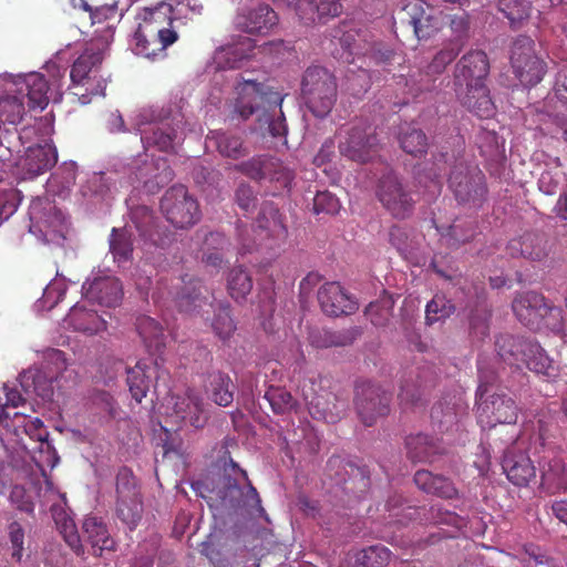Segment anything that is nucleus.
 <instances>
[{"label":"nucleus","mask_w":567,"mask_h":567,"mask_svg":"<svg viewBox=\"0 0 567 567\" xmlns=\"http://www.w3.org/2000/svg\"><path fill=\"white\" fill-rule=\"evenodd\" d=\"M177 290L174 295V301L182 312L202 313L204 307L213 308L214 317L210 320V327L214 333L220 340L229 339L236 331V323L230 315V305L227 301L209 302L204 295L207 292L202 281L190 275H185L178 279L174 286Z\"/></svg>","instance_id":"nucleus-1"},{"label":"nucleus","mask_w":567,"mask_h":567,"mask_svg":"<svg viewBox=\"0 0 567 567\" xmlns=\"http://www.w3.org/2000/svg\"><path fill=\"white\" fill-rule=\"evenodd\" d=\"M107 41L103 39L92 40L85 50L73 62L70 71L71 89L79 100L86 104L92 96L104 95L105 81L97 76L105 52Z\"/></svg>","instance_id":"nucleus-2"},{"label":"nucleus","mask_w":567,"mask_h":567,"mask_svg":"<svg viewBox=\"0 0 567 567\" xmlns=\"http://www.w3.org/2000/svg\"><path fill=\"white\" fill-rule=\"evenodd\" d=\"M217 496L226 506L245 507L249 515L269 522L259 494L248 480L247 472L233 461H230L229 470L225 468V474L219 480Z\"/></svg>","instance_id":"nucleus-3"},{"label":"nucleus","mask_w":567,"mask_h":567,"mask_svg":"<svg viewBox=\"0 0 567 567\" xmlns=\"http://www.w3.org/2000/svg\"><path fill=\"white\" fill-rule=\"evenodd\" d=\"M300 90L306 106L317 117L327 116L337 102V80L326 68L309 66L302 75Z\"/></svg>","instance_id":"nucleus-4"},{"label":"nucleus","mask_w":567,"mask_h":567,"mask_svg":"<svg viewBox=\"0 0 567 567\" xmlns=\"http://www.w3.org/2000/svg\"><path fill=\"white\" fill-rule=\"evenodd\" d=\"M480 385L476 390L477 422L482 427H495L497 424H515L518 419L516 402L505 393L488 394L491 381L482 368Z\"/></svg>","instance_id":"nucleus-5"},{"label":"nucleus","mask_w":567,"mask_h":567,"mask_svg":"<svg viewBox=\"0 0 567 567\" xmlns=\"http://www.w3.org/2000/svg\"><path fill=\"white\" fill-rule=\"evenodd\" d=\"M375 196L382 207L395 219H408L414 213L416 199L413 192L403 178L393 171L383 174L379 178Z\"/></svg>","instance_id":"nucleus-6"},{"label":"nucleus","mask_w":567,"mask_h":567,"mask_svg":"<svg viewBox=\"0 0 567 567\" xmlns=\"http://www.w3.org/2000/svg\"><path fill=\"white\" fill-rule=\"evenodd\" d=\"M337 137L340 154L352 162L365 164L379 155L380 142L369 125L342 126L338 131Z\"/></svg>","instance_id":"nucleus-7"},{"label":"nucleus","mask_w":567,"mask_h":567,"mask_svg":"<svg viewBox=\"0 0 567 567\" xmlns=\"http://www.w3.org/2000/svg\"><path fill=\"white\" fill-rule=\"evenodd\" d=\"M184 4L178 2L176 7L167 1H159L155 6L141 8L135 20L143 31H147L151 35L165 37L166 44H174L178 35L179 21L177 14L183 11Z\"/></svg>","instance_id":"nucleus-8"},{"label":"nucleus","mask_w":567,"mask_h":567,"mask_svg":"<svg viewBox=\"0 0 567 567\" xmlns=\"http://www.w3.org/2000/svg\"><path fill=\"white\" fill-rule=\"evenodd\" d=\"M236 90L238 97L234 112L241 118L248 120L259 107L269 111L282 110L281 105L285 94L272 90L270 86L251 79H244L238 82Z\"/></svg>","instance_id":"nucleus-9"},{"label":"nucleus","mask_w":567,"mask_h":567,"mask_svg":"<svg viewBox=\"0 0 567 567\" xmlns=\"http://www.w3.org/2000/svg\"><path fill=\"white\" fill-rule=\"evenodd\" d=\"M450 187L456 200L468 208H480L486 200L484 173L476 165L457 164L450 175Z\"/></svg>","instance_id":"nucleus-10"},{"label":"nucleus","mask_w":567,"mask_h":567,"mask_svg":"<svg viewBox=\"0 0 567 567\" xmlns=\"http://www.w3.org/2000/svg\"><path fill=\"white\" fill-rule=\"evenodd\" d=\"M161 210L174 227L186 229L200 220L202 212L197 199L184 185L169 187L161 199Z\"/></svg>","instance_id":"nucleus-11"},{"label":"nucleus","mask_w":567,"mask_h":567,"mask_svg":"<svg viewBox=\"0 0 567 567\" xmlns=\"http://www.w3.org/2000/svg\"><path fill=\"white\" fill-rule=\"evenodd\" d=\"M511 65L515 76L525 86L538 84L546 73V63L537 56L535 42L527 35H518L511 49Z\"/></svg>","instance_id":"nucleus-12"},{"label":"nucleus","mask_w":567,"mask_h":567,"mask_svg":"<svg viewBox=\"0 0 567 567\" xmlns=\"http://www.w3.org/2000/svg\"><path fill=\"white\" fill-rule=\"evenodd\" d=\"M391 393L370 381H362L355 385L354 405L361 422L373 425L379 417L390 412Z\"/></svg>","instance_id":"nucleus-13"},{"label":"nucleus","mask_w":567,"mask_h":567,"mask_svg":"<svg viewBox=\"0 0 567 567\" xmlns=\"http://www.w3.org/2000/svg\"><path fill=\"white\" fill-rule=\"evenodd\" d=\"M277 12L267 3L249 1L238 8L234 17L236 30L251 35H267L278 24Z\"/></svg>","instance_id":"nucleus-14"},{"label":"nucleus","mask_w":567,"mask_h":567,"mask_svg":"<svg viewBox=\"0 0 567 567\" xmlns=\"http://www.w3.org/2000/svg\"><path fill=\"white\" fill-rule=\"evenodd\" d=\"M512 309L516 318L530 329L539 328L542 321L548 317L560 318L561 309L546 302L543 295L535 291L518 293L513 302Z\"/></svg>","instance_id":"nucleus-15"},{"label":"nucleus","mask_w":567,"mask_h":567,"mask_svg":"<svg viewBox=\"0 0 567 567\" xmlns=\"http://www.w3.org/2000/svg\"><path fill=\"white\" fill-rule=\"evenodd\" d=\"M166 377L167 372L157 364V361H138L133 368L127 369L126 382L132 398L141 403L152 384L154 391L159 392V381Z\"/></svg>","instance_id":"nucleus-16"},{"label":"nucleus","mask_w":567,"mask_h":567,"mask_svg":"<svg viewBox=\"0 0 567 567\" xmlns=\"http://www.w3.org/2000/svg\"><path fill=\"white\" fill-rule=\"evenodd\" d=\"M173 412L168 415L179 423H188L195 429H203L208 420V415L200 396L192 391L184 395L172 396L171 402Z\"/></svg>","instance_id":"nucleus-17"},{"label":"nucleus","mask_w":567,"mask_h":567,"mask_svg":"<svg viewBox=\"0 0 567 567\" xmlns=\"http://www.w3.org/2000/svg\"><path fill=\"white\" fill-rule=\"evenodd\" d=\"M488 71L489 64L485 52L470 51L456 63L454 83L457 87H472V84L484 83Z\"/></svg>","instance_id":"nucleus-18"},{"label":"nucleus","mask_w":567,"mask_h":567,"mask_svg":"<svg viewBox=\"0 0 567 567\" xmlns=\"http://www.w3.org/2000/svg\"><path fill=\"white\" fill-rule=\"evenodd\" d=\"M506 250L513 258H524L530 261H542L549 254L547 237L537 231H527L512 238Z\"/></svg>","instance_id":"nucleus-19"},{"label":"nucleus","mask_w":567,"mask_h":567,"mask_svg":"<svg viewBox=\"0 0 567 567\" xmlns=\"http://www.w3.org/2000/svg\"><path fill=\"white\" fill-rule=\"evenodd\" d=\"M318 301L322 311L330 317L351 315L358 309L357 302L339 282H326L318 290Z\"/></svg>","instance_id":"nucleus-20"},{"label":"nucleus","mask_w":567,"mask_h":567,"mask_svg":"<svg viewBox=\"0 0 567 567\" xmlns=\"http://www.w3.org/2000/svg\"><path fill=\"white\" fill-rule=\"evenodd\" d=\"M84 297L105 307L117 306L123 296L122 285L115 277H95L86 280L82 286Z\"/></svg>","instance_id":"nucleus-21"},{"label":"nucleus","mask_w":567,"mask_h":567,"mask_svg":"<svg viewBox=\"0 0 567 567\" xmlns=\"http://www.w3.org/2000/svg\"><path fill=\"white\" fill-rule=\"evenodd\" d=\"M295 10L305 24L324 23L327 19L338 17L342 4L339 0H297Z\"/></svg>","instance_id":"nucleus-22"},{"label":"nucleus","mask_w":567,"mask_h":567,"mask_svg":"<svg viewBox=\"0 0 567 567\" xmlns=\"http://www.w3.org/2000/svg\"><path fill=\"white\" fill-rule=\"evenodd\" d=\"M502 466L507 478L514 485L526 486L536 478V467L524 452L516 453L514 449L507 450Z\"/></svg>","instance_id":"nucleus-23"},{"label":"nucleus","mask_w":567,"mask_h":567,"mask_svg":"<svg viewBox=\"0 0 567 567\" xmlns=\"http://www.w3.org/2000/svg\"><path fill=\"white\" fill-rule=\"evenodd\" d=\"M58 162L55 146L50 143L29 147L22 162V169L28 178H34L50 171Z\"/></svg>","instance_id":"nucleus-24"},{"label":"nucleus","mask_w":567,"mask_h":567,"mask_svg":"<svg viewBox=\"0 0 567 567\" xmlns=\"http://www.w3.org/2000/svg\"><path fill=\"white\" fill-rule=\"evenodd\" d=\"M527 343L524 337L504 333L496 338L495 350L504 363L520 369L527 355Z\"/></svg>","instance_id":"nucleus-25"},{"label":"nucleus","mask_w":567,"mask_h":567,"mask_svg":"<svg viewBox=\"0 0 567 567\" xmlns=\"http://www.w3.org/2000/svg\"><path fill=\"white\" fill-rule=\"evenodd\" d=\"M83 537L91 545L95 556H102L103 551L115 549V542L110 536L106 525L95 516H89L83 522Z\"/></svg>","instance_id":"nucleus-26"},{"label":"nucleus","mask_w":567,"mask_h":567,"mask_svg":"<svg viewBox=\"0 0 567 567\" xmlns=\"http://www.w3.org/2000/svg\"><path fill=\"white\" fill-rule=\"evenodd\" d=\"M413 481L419 489L441 498L452 499L455 498L458 493L450 478L433 474L426 470L417 471L414 474Z\"/></svg>","instance_id":"nucleus-27"},{"label":"nucleus","mask_w":567,"mask_h":567,"mask_svg":"<svg viewBox=\"0 0 567 567\" xmlns=\"http://www.w3.org/2000/svg\"><path fill=\"white\" fill-rule=\"evenodd\" d=\"M405 447L412 462H433L436 455L443 453L437 440L422 433L408 436Z\"/></svg>","instance_id":"nucleus-28"},{"label":"nucleus","mask_w":567,"mask_h":567,"mask_svg":"<svg viewBox=\"0 0 567 567\" xmlns=\"http://www.w3.org/2000/svg\"><path fill=\"white\" fill-rule=\"evenodd\" d=\"M305 400L309 409L312 410L318 417L323 419L328 423H336L340 420L346 408L344 402L328 392L326 394L312 395L305 393Z\"/></svg>","instance_id":"nucleus-29"},{"label":"nucleus","mask_w":567,"mask_h":567,"mask_svg":"<svg viewBox=\"0 0 567 567\" xmlns=\"http://www.w3.org/2000/svg\"><path fill=\"white\" fill-rule=\"evenodd\" d=\"M169 45L165 43V37L151 35L137 25L133 35L132 50L136 55L154 61L166 56V49Z\"/></svg>","instance_id":"nucleus-30"},{"label":"nucleus","mask_w":567,"mask_h":567,"mask_svg":"<svg viewBox=\"0 0 567 567\" xmlns=\"http://www.w3.org/2000/svg\"><path fill=\"white\" fill-rule=\"evenodd\" d=\"M462 103L470 112L480 118H489L495 113V106L485 82L472 84V87H466Z\"/></svg>","instance_id":"nucleus-31"},{"label":"nucleus","mask_w":567,"mask_h":567,"mask_svg":"<svg viewBox=\"0 0 567 567\" xmlns=\"http://www.w3.org/2000/svg\"><path fill=\"white\" fill-rule=\"evenodd\" d=\"M176 131L166 122L153 123L142 130L141 141L145 148L156 147L162 152L174 148Z\"/></svg>","instance_id":"nucleus-32"},{"label":"nucleus","mask_w":567,"mask_h":567,"mask_svg":"<svg viewBox=\"0 0 567 567\" xmlns=\"http://www.w3.org/2000/svg\"><path fill=\"white\" fill-rule=\"evenodd\" d=\"M254 44L246 40L241 44H228L220 48L215 54V61L220 69H240L251 56Z\"/></svg>","instance_id":"nucleus-33"},{"label":"nucleus","mask_w":567,"mask_h":567,"mask_svg":"<svg viewBox=\"0 0 567 567\" xmlns=\"http://www.w3.org/2000/svg\"><path fill=\"white\" fill-rule=\"evenodd\" d=\"M136 330L150 353H161L165 348L163 327L155 319L148 316L138 317L136 320Z\"/></svg>","instance_id":"nucleus-34"},{"label":"nucleus","mask_w":567,"mask_h":567,"mask_svg":"<svg viewBox=\"0 0 567 567\" xmlns=\"http://www.w3.org/2000/svg\"><path fill=\"white\" fill-rule=\"evenodd\" d=\"M21 93L25 92L28 105L30 109L43 110L49 103V84L44 75L41 73H30L24 78V89H20Z\"/></svg>","instance_id":"nucleus-35"},{"label":"nucleus","mask_w":567,"mask_h":567,"mask_svg":"<svg viewBox=\"0 0 567 567\" xmlns=\"http://www.w3.org/2000/svg\"><path fill=\"white\" fill-rule=\"evenodd\" d=\"M234 383L228 374L216 371L208 375V393L219 406H228L234 400Z\"/></svg>","instance_id":"nucleus-36"},{"label":"nucleus","mask_w":567,"mask_h":567,"mask_svg":"<svg viewBox=\"0 0 567 567\" xmlns=\"http://www.w3.org/2000/svg\"><path fill=\"white\" fill-rule=\"evenodd\" d=\"M526 349L527 355L525 357L523 364H525L530 371L548 379L556 375V368L554 367L553 361L545 353L539 343L528 339Z\"/></svg>","instance_id":"nucleus-37"},{"label":"nucleus","mask_w":567,"mask_h":567,"mask_svg":"<svg viewBox=\"0 0 567 567\" xmlns=\"http://www.w3.org/2000/svg\"><path fill=\"white\" fill-rule=\"evenodd\" d=\"M398 140L402 151L413 157H422L427 152V136L421 128L406 125L400 130Z\"/></svg>","instance_id":"nucleus-38"},{"label":"nucleus","mask_w":567,"mask_h":567,"mask_svg":"<svg viewBox=\"0 0 567 567\" xmlns=\"http://www.w3.org/2000/svg\"><path fill=\"white\" fill-rule=\"evenodd\" d=\"M483 295L484 288L480 291L476 289L477 300L468 313L470 333L478 340H483L489 332L491 310L482 303Z\"/></svg>","instance_id":"nucleus-39"},{"label":"nucleus","mask_w":567,"mask_h":567,"mask_svg":"<svg viewBox=\"0 0 567 567\" xmlns=\"http://www.w3.org/2000/svg\"><path fill=\"white\" fill-rule=\"evenodd\" d=\"M274 164H276V157L258 155L235 165V169L252 181L260 182L266 179Z\"/></svg>","instance_id":"nucleus-40"},{"label":"nucleus","mask_w":567,"mask_h":567,"mask_svg":"<svg viewBox=\"0 0 567 567\" xmlns=\"http://www.w3.org/2000/svg\"><path fill=\"white\" fill-rule=\"evenodd\" d=\"M461 48L456 44H450L439 51L432 61L426 66V81L423 89L429 90L436 75L443 73L445 68L455 60L458 55Z\"/></svg>","instance_id":"nucleus-41"},{"label":"nucleus","mask_w":567,"mask_h":567,"mask_svg":"<svg viewBox=\"0 0 567 567\" xmlns=\"http://www.w3.org/2000/svg\"><path fill=\"white\" fill-rule=\"evenodd\" d=\"M542 484L553 491L567 489V467L561 458L554 457L543 467Z\"/></svg>","instance_id":"nucleus-42"},{"label":"nucleus","mask_w":567,"mask_h":567,"mask_svg":"<svg viewBox=\"0 0 567 567\" xmlns=\"http://www.w3.org/2000/svg\"><path fill=\"white\" fill-rule=\"evenodd\" d=\"M227 289L234 300H245L252 289L250 274L241 266L234 267L227 278Z\"/></svg>","instance_id":"nucleus-43"},{"label":"nucleus","mask_w":567,"mask_h":567,"mask_svg":"<svg viewBox=\"0 0 567 567\" xmlns=\"http://www.w3.org/2000/svg\"><path fill=\"white\" fill-rule=\"evenodd\" d=\"M110 250L116 262L128 261L133 252L132 234L125 228H113L110 236Z\"/></svg>","instance_id":"nucleus-44"},{"label":"nucleus","mask_w":567,"mask_h":567,"mask_svg":"<svg viewBox=\"0 0 567 567\" xmlns=\"http://www.w3.org/2000/svg\"><path fill=\"white\" fill-rule=\"evenodd\" d=\"M208 140L215 143L218 152L225 157L239 158L247 154L243 140L239 136L225 132H215Z\"/></svg>","instance_id":"nucleus-45"},{"label":"nucleus","mask_w":567,"mask_h":567,"mask_svg":"<svg viewBox=\"0 0 567 567\" xmlns=\"http://www.w3.org/2000/svg\"><path fill=\"white\" fill-rule=\"evenodd\" d=\"M264 399L268 401L276 414H287L296 409L297 400L289 391L280 386H269Z\"/></svg>","instance_id":"nucleus-46"},{"label":"nucleus","mask_w":567,"mask_h":567,"mask_svg":"<svg viewBox=\"0 0 567 567\" xmlns=\"http://www.w3.org/2000/svg\"><path fill=\"white\" fill-rule=\"evenodd\" d=\"M51 513L55 520V524L63 536L65 543L76 553H82V542L79 535L73 519L69 517H62V513H58V506H51Z\"/></svg>","instance_id":"nucleus-47"},{"label":"nucleus","mask_w":567,"mask_h":567,"mask_svg":"<svg viewBox=\"0 0 567 567\" xmlns=\"http://www.w3.org/2000/svg\"><path fill=\"white\" fill-rule=\"evenodd\" d=\"M116 515L124 524L133 529L142 516L141 497L116 498Z\"/></svg>","instance_id":"nucleus-48"},{"label":"nucleus","mask_w":567,"mask_h":567,"mask_svg":"<svg viewBox=\"0 0 567 567\" xmlns=\"http://www.w3.org/2000/svg\"><path fill=\"white\" fill-rule=\"evenodd\" d=\"M258 226L272 234L279 235L286 231L282 216L271 202H265L258 215Z\"/></svg>","instance_id":"nucleus-49"},{"label":"nucleus","mask_w":567,"mask_h":567,"mask_svg":"<svg viewBox=\"0 0 567 567\" xmlns=\"http://www.w3.org/2000/svg\"><path fill=\"white\" fill-rule=\"evenodd\" d=\"M25 113L23 101L16 95L0 97V123L18 124Z\"/></svg>","instance_id":"nucleus-50"},{"label":"nucleus","mask_w":567,"mask_h":567,"mask_svg":"<svg viewBox=\"0 0 567 567\" xmlns=\"http://www.w3.org/2000/svg\"><path fill=\"white\" fill-rule=\"evenodd\" d=\"M391 557V551L383 545H372L357 554V563L362 567H384Z\"/></svg>","instance_id":"nucleus-51"},{"label":"nucleus","mask_w":567,"mask_h":567,"mask_svg":"<svg viewBox=\"0 0 567 567\" xmlns=\"http://www.w3.org/2000/svg\"><path fill=\"white\" fill-rule=\"evenodd\" d=\"M0 429L16 436L29 433L28 415L23 412H14L11 415L4 406H0Z\"/></svg>","instance_id":"nucleus-52"},{"label":"nucleus","mask_w":567,"mask_h":567,"mask_svg":"<svg viewBox=\"0 0 567 567\" xmlns=\"http://www.w3.org/2000/svg\"><path fill=\"white\" fill-rule=\"evenodd\" d=\"M427 389L426 384L421 381L417 384L405 380L401 385L399 393L400 403L404 408H419L424 405V394Z\"/></svg>","instance_id":"nucleus-53"},{"label":"nucleus","mask_w":567,"mask_h":567,"mask_svg":"<svg viewBox=\"0 0 567 567\" xmlns=\"http://www.w3.org/2000/svg\"><path fill=\"white\" fill-rule=\"evenodd\" d=\"M404 11L410 16L409 23L413 27L414 34L417 39L430 37V31H427L426 24L429 18L423 14V2L420 0L409 2L404 7Z\"/></svg>","instance_id":"nucleus-54"},{"label":"nucleus","mask_w":567,"mask_h":567,"mask_svg":"<svg viewBox=\"0 0 567 567\" xmlns=\"http://www.w3.org/2000/svg\"><path fill=\"white\" fill-rule=\"evenodd\" d=\"M140 497L136 477L127 467H121L116 475V498Z\"/></svg>","instance_id":"nucleus-55"},{"label":"nucleus","mask_w":567,"mask_h":567,"mask_svg":"<svg viewBox=\"0 0 567 567\" xmlns=\"http://www.w3.org/2000/svg\"><path fill=\"white\" fill-rule=\"evenodd\" d=\"M498 9L512 23H516L528 18L530 3L527 0H499Z\"/></svg>","instance_id":"nucleus-56"},{"label":"nucleus","mask_w":567,"mask_h":567,"mask_svg":"<svg viewBox=\"0 0 567 567\" xmlns=\"http://www.w3.org/2000/svg\"><path fill=\"white\" fill-rule=\"evenodd\" d=\"M454 306L444 297L435 296L426 305L425 319L429 324L450 317L454 312Z\"/></svg>","instance_id":"nucleus-57"},{"label":"nucleus","mask_w":567,"mask_h":567,"mask_svg":"<svg viewBox=\"0 0 567 567\" xmlns=\"http://www.w3.org/2000/svg\"><path fill=\"white\" fill-rule=\"evenodd\" d=\"M7 534L12 549L11 557L17 563H20L24 551V527L20 522L12 520L7 526Z\"/></svg>","instance_id":"nucleus-58"},{"label":"nucleus","mask_w":567,"mask_h":567,"mask_svg":"<svg viewBox=\"0 0 567 567\" xmlns=\"http://www.w3.org/2000/svg\"><path fill=\"white\" fill-rule=\"evenodd\" d=\"M426 519L434 525H449L460 528L463 525L462 518L454 512L443 509L439 505H433L427 509Z\"/></svg>","instance_id":"nucleus-59"},{"label":"nucleus","mask_w":567,"mask_h":567,"mask_svg":"<svg viewBox=\"0 0 567 567\" xmlns=\"http://www.w3.org/2000/svg\"><path fill=\"white\" fill-rule=\"evenodd\" d=\"M389 243L404 257L412 250V240L408 229L403 226L393 225L390 227Z\"/></svg>","instance_id":"nucleus-60"},{"label":"nucleus","mask_w":567,"mask_h":567,"mask_svg":"<svg viewBox=\"0 0 567 567\" xmlns=\"http://www.w3.org/2000/svg\"><path fill=\"white\" fill-rule=\"evenodd\" d=\"M235 202L245 213H252L257 208L258 198L252 187L241 182L235 190Z\"/></svg>","instance_id":"nucleus-61"},{"label":"nucleus","mask_w":567,"mask_h":567,"mask_svg":"<svg viewBox=\"0 0 567 567\" xmlns=\"http://www.w3.org/2000/svg\"><path fill=\"white\" fill-rule=\"evenodd\" d=\"M293 177V172L276 158V164L269 169V175L266 179L275 183L277 188L285 189L290 187Z\"/></svg>","instance_id":"nucleus-62"},{"label":"nucleus","mask_w":567,"mask_h":567,"mask_svg":"<svg viewBox=\"0 0 567 567\" xmlns=\"http://www.w3.org/2000/svg\"><path fill=\"white\" fill-rule=\"evenodd\" d=\"M392 307L389 301L383 302H370L365 308V316L369 318L372 324L382 327L388 323L391 317Z\"/></svg>","instance_id":"nucleus-63"},{"label":"nucleus","mask_w":567,"mask_h":567,"mask_svg":"<svg viewBox=\"0 0 567 567\" xmlns=\"http://www.w3.org/2000/svg\"><path fill=\"white\" fill-rule=\"evenodd\" d=\"M340 209L339 199L329 192H318L313 198V210L316 214H336Z\"/></svg>","instance_id":"nucleus-64"}]
</instances>
